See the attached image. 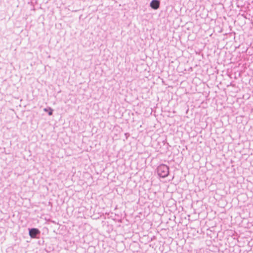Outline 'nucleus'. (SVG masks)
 <instances>
[{
	"label": "nucleus",
	"instance_id": "4",
	"mask_svg": "<svg viewBox=\"0 0 253 253\" xmlns=\"http://www.w3.org/2000/svg\"><path fill=\"white\" fill-rule=\"evenodd\" d=\"M44 111L45 112H48V114L49 116H51L52 115L53 113V110L51 108H44Z\"/></svg>",
	"mask_w": 253,
	"mask_h": 253
},
{
	"label": "nucleus",
	"instance_id": "2",
	"mask_svg": "<svg viewBox=\"0 0 253 253\" xmlns=\"http://www.w3.org/2000/svg\"><path fill=\"white\" fill-rule=\"evenodd\" d=\"M29 234L32 238H36L40 234V230L35 228L29 229Z\"/></svg>",
	"mask_w": 253,
	"mask_h": 253
},
{
	"label": "nucleus",
	"instance_id": "1",
	"mask_svg": "<svg viewBox=\"0 0 253 253\" xmlns=\"http://www.w3.org/2000/svg\"><path fill=\"white\" fill-rule=\"evenodd\" d=\"M157 171L160 177L165 178L169 174V167L166 165L161 164L158 167Z\"/></svg>",
	"mask_w": 253,
	"mask_h": 253
},
{
	"label": "nucleus",
	"instance_id": "3",
	"mask_svg": "<svg viewBox=\"0 0 253 253\" xmlns=\"http://www.w3.org/2000/svg\"><path fill=\"white\" fill-rule=\"evenodd\" d=\"M160 2L159 0H152L150 2V6L154 9H157L159 8Z\"/></svg>",
	"mask_w": 253,
	"mask_h": 253
}]
</instances>
